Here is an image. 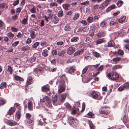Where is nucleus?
Wrapping results in <instances>:
<instances>
[{
    "mask_svg": "<svg viewBox=\"0 0 129 129\" xmlns=\"http://www.w3.org/2000/svg\"><path fill=\"white\" fill-rule=\"evenodd\" d=\"M14 78L15 79L16 81H24V79L18 76H15L14 77Z\"/></svg>",
    "mask_w": 129,
    "mask_h": 129,
    "instance_id": "nucleus-23",
    "label": "nucleus"
},
{
    "mask_svg": "<svg viewBox=\"0 0 129 129\" xmlns=\"http://www.w3.org/2000/svg\"><path fill=\"white\" fill-rule=\"evenodd\" d=\"M47 45V44L46 43V42H42L41 43V46H43V47H45V46H46Z\"/></svg>",
    "mask_w": 129,
    "mask_h": 129,
    "instance_id": "nucleus-61",
    "label": "nucleus"
},
{
    "mask_svg": "<svg viewBox=\"0 0 129 129\" xmlns=\"http://www.w3.org/2000/svg\"><path fill=\"white\" fill-rule=\"evenodd\" d=\"M6 5V4L5 3H4L0 4V8L2 9L5 8Z\"/></svg>",
    "mask_w": 129,
    "mask_h": 129,
    "instance_id": "nucleus-48",
    "label": "nucleus"
},
{
    "mask_svg": "<svg viewBox=\"0 0 129 129\" xmlns=\"http://www.w3.org/2000/svg\"><path fill=\"white\" fill-rule=\"evenodd\" d=\"M27 122L29 124L31 123L32 124H34V118H32L30 119H28L26 120Z\"/></svg>",
    "mask_w": 129,
    "mask_h": 129,
    "instance_id": "nucleus-28",
    "label": "nucleus"
},
{
    "mask_svg": "<svg viewBox=\"0 0 129 129\" xmlns=\"http://www.w3.org/2000/svg\"><path fill=\"white\" fill-rule=\"evenodd\" d=\"M70 6V5L68 4H64L62 5V7L64 10H67L68 8Z\"/></svg>",
    "mask_w": 129,
    "mask_h": 129,
    "instance_id": "nucleus-30",
    "label": "nucleus"
},
{
    "mask_svg": "<svg viewBox=\"0 0 129 129\" xmlns=\"http://www.w3.org/2000/svg\"><path fill=\"white\" fill-rule=\"evenodd\" d=\"M34 71L35 74L38 77H39L42 73L43 69L41 67H38L35 68L34 69Z\"/></svg>",
    "mask_w": 129,
    "mask_h": 129,
    "instance_id": "nucleus-4",
    "label": "nucleus"
},
{
    "mask_svg": "<svg viewBox=\"0 0 129 129\" xmlns=\"http://www.w3.org/2000/svg\"><path fill=\"white\" fill-rule=\"evenodd\" d=\"M30 37L32 39H34L36 37V35L35 32L32 30H30Z\"/></svg>",
    "mask_w": 129,
    "mask_h": 129,
    "instance_id": "nucleus-29",
    "label": "nucleus"
},
{
    "mask_svg": "<svg viewBox=\"0 0 129 129\" xmlns=\"http://www.w3.org/2000/svg\"><path fill=\"white\" fill-rule=\"evenodd\" d=\"M90 96L92 97L94 99L100 100H101L102 98V96H99L94 91H93L91 93Z\"/></svg>",
    "mask_w": 129,
    "mask_h": 129,
    "instance_id": "nucleus-5",
    "label": "nucleus"
},
{
    "mask_svg": "<svg viewBox=\"0 0 129 129\" xmlns=\"http://www.w3.org/2000/svg\"><path fill=\"white\" fill-rule=\"evenodd\" d=\"M33 78L31 76H29L27 78V81L25 84L27 85L28 86L33 83Z\"/></svg>",
    "mask_w": 129,
    "mask_h": 129,
    "instance_id": "nucleus-8",
    "label": "nucleus"
},
{
    "mask_svg": "<svg viewBox=\"0 0 129 129\" xmlns=\"http://www.w3.org/2000/svg\"><path fill=\"white\" fill-rule=\"evenodd\" d=\"M119 78V75L118 74L114 72L112 74V76L111 79L113 80H116L118 79Z\"/></svg>",
    "mask_w": 129,
    "mask_h": 129,
    "instance_id": "nucleus-9",
    "label": "nucleus"
},
{
    "mask_svg": "<svg viewBox=\"0 0 129 129\" xmlns=\"http://www.w3.org/2000/svg\"><path fill=\"white\" fill-rule=\"evenodd\" d=\"M57 95L56 94L54 96L53 95L52 96V100L53 102V104H54L57 101Z\"/></svg>",
    "mask_w": 129,
    "mask_h": 129,
    "instance_id": "nucleus-27",
    "label": "nucleus"
},
{
    "mask_svg": "<svg viewBox=\"0 0 129 129\" xmlns=\"http://www.w3.org/2000/svg\"><path fill=\"white\" fill-rule=\"evenodd\" d=\"M106 35L105 31H101L99 32L97 34V36L98 37H104Z\"/></svg>",
    "mask_w": 129,
    "mask_h": 129,
    "instance_id": "nucleus-16",
    "label": "nucleus"
},
{
    "mask_svg": "<svg viewBox=\"0 0 129 129\" xmlns=\"http://www.w3.org/2000/svg\"><path fill=\"white\" fill-rule=\"evenodd\" d=\"M58 5V4L56 2H52L50 4V7H56Z\"/></svg>",
    "mask_w": 129,
    "mask_h": 129,
    "instance_id": "nucleus-37",
    "label": "nucleus"
},
{
    "mask_svg": "<svg viewBox=\"0 0 129 129\" xmlns=\"http://www.w3.org/2000/svg\"><path fill=\"white\" fill-rule=\"evenodd\" d=\"M4 122L6 124L9 125V124L10 122V120H8L7 119H5L4 120Z\"/></svg>",
    "mask_w": 129,
    "mask_h": 129,
    "instance_id": "nucleus-58",
    "label": "nucleus"
},
{
    "mask_svg": "<svg viewBox=\"0 0 129 129\" xmlns=\"http://www.w3.org/2000/svg\"><path fill=\"white\" fill-rule=\"evenodd\" d=\"M19 2V0H17L13 3V5L14 6H16L18 4Z\"/></svg>",
    "mask_w": 129,
    "mask_h": 129,
    "instance_id": "nucleus-59",
    "label": "nucleus"
},
{
    "mask_svg": "<svg viewBox=\"0 0 129 129\" xmlns=\"http://www.w3.org/2000/svg\"><path fill=\"white\" fill-rule=\"evenodd\" d=\"M116 8V6L115 5L113 4L108 7L106 10L107 12H108L111 10L114 9Z\"/></svg>",
    "mask_w": 129,
    "mask_h": 129,
    "instance_id": "nucleus-15",
    "label": "nucleus"
},
{
    "mask_svg": "<svg viewBox=\"0 0 129 129\" xmlns=\"http://www.w3.org/2000/svg\"><path fill=\"white\" fill-rule=\"evenodd\" d=\"M19 41H16L14 43L12 44L13 46H16L19 44Z\"/></svg>",
    "mask_w": 129,
    "mask_h": 129,
    "instance_id": "nucleus-64",
    "label": "nucleus"
},
{
    "mask_svg": "<svg viewBox=\"0 0 129 129\" xmlns=\"http://www.w3.org/2000/svg\"><path fill=\"white\" fill-rule=\"evenodd\" d=\"M7 36L9 37V38L11 39H12L14 36V35L12 34L11 32H9V33H7Z\"/></svg>",
    "mask_w": 129,
    "mask_h": 129,
    "instance_id": "nucleus-34",
    "label": "nucleus"
},
{
    "mask_svg": "<svg viewBox=\"0 0 129 129\" xmlns=\"http://www.w3.org/2000/svg\"><path fill=\"white\" fill-rule=\"evenodd\" d=\"M107 23L104 21H102L100 24V26L102 28L105 27L107 26Z\"/></svg>",
    "mask_w": 129,
    "mask_h": 129,
    "instance_id": "nucleus-35",
    "label": "nucleus"
},
{
    "mask_svg": "<svg viewBox=\"0 0 129 129\" xmlns=\"http://www.w3.org/2000/svg\"><path fill=\"white\" fill-rule=\"evenodd\" d=\"M99 112L101 114H103L104 115H107L110 113V109L108 107H103L100 109Z\"/></svg>",
    "mask_w": 129,
    "mask_h": 129,
    "instance_id": "nucleus-2",
    "label": "nucleus"
},
{
    "mask_svg": "<svg viewBox=\"0 0 129 129\" xmlns=\"http://www.w3.org/2000/svg\"><path fill=\"white\" fill-rule=\"evenodd\" d=\"M123 120L124 123L127 124V123H129V120L128 117L125 115L123 117Z\"/></svg>",
    "mask_w": 129,
    "mask_h": 129,
    "instance_id": "nucleus-19",
    "label": "nucleus"
},
{
    "mask_svg": "<svg viewBox=\"0 0 129 129\" xmlns=\"http://www.w3.org/2000/svg\"><path fill=\"white\" fill-rule=\"evenodd\" d=\"M48 50H47L45 49L44 50L42 53V55L44 57H46L47 56L48 54V50H49L50 49H48Z\"/></svg>",
    "mask_w": 129,
    "mask_h": 129,
    "instance_id": "nucleus-21",
    "label": "nucleus"
},
{
    "mask_svg": "<svg viewBox=\"0 0 129 129\" xmlns=\"http://www.w3.org/2000/svg\"><path fill=\"white\" fill-rule=\"evenodd\" d=\"M121 67L119 65H115L113 67V69L114 70L116 69L119 68H120Z\"/></svg>",
    "mask_w": 129,
    "mask_h": 129,
    "instance_id": "nucleus-60",
    "label": "nucleus"
},
{
    "mask_svg": "<svg viewBox=\"0 0 129 129\" xmlns=\"http://www.w3.org/2000/svg\"><path fill=\"white\" fill-rule=\"evenodd\" d=\"M40 43L39 42H37L34 44L32 46L33 48H37V47L39 45Z\"/></svg>",
    "mask_w": 129,
    "mask_h": 129,
    "instance_id": "nucleus-50",
    "label": "nucleus"
},
{
    "mask_svg": "<svg viewBox=\"0 0 129 129\" xmlns=\"http://www.w3.org/2000/svg\"><path fill=\"white\" fill-rule=\"evenodd\" d=\"M109 4V3L107 2L104 1L102 3L100 6L99 9L103 10L105 9L108 6Z\"/></svg>",
    "mask_w": 129,
    "mask_h": 129,
    "instance_id": "nucleus-7",
    "label": "nucleus"
},
{
    "mask_svg": "<svg viewBox=\"0 0 129 129\" xmlns=\"http://www.w3.org/2000/svg\"><path fill=\"white\" fill-rule=\"evenodd\" d=\"M14 105L15 107H16L18 110L21 111V107L20 105L18 103H16L14 104Z\"/></svg>",
    "mask_w": 129,
    "mask_h": 129,
    "instance_id": "nucleus-31",
    "label": "nucleus"
},
{
    "mask_svg": "<svg viewBox=\"0 0 129 129\" xmlns=\"http://www.w3.org/2000/svg\"><path fill=\"white\" fill-rule=\"evenodd\" d=\"M64 30L67 31H69L71 29V28L69 24L66 25L64 27Z\"/></svg>",
    "mask_w": 129,
    "mask_h": 129,
    "instance_id": "nucleus-40",
    "label": "nucleus"
},
{
    "mask_svg": "<svg viewBox=\"0 0 129 129\" xmlns=\"http://www.w3.org/2000/svg\"><path fill=\"white\" fill-rule=\"evenodd\" d=\"M88 122L90 129H95V126L92 123V121L89 120H88Z\"/></svg>",
    "mask_w": 129,
    "mask_h": 129,
    "instance_id": "nucleus-18",
    "label": "nucleus"
},
{
    "mask_svg": "<svg viewBox=\"0 0 129 129\" xmlns=\"http://www.w3.org/2000/svg\"><path fill=\"white\" fill-rule=\"evenodd\" d=\"M80 14L79 13L75 14L74 16L73 19L74 20H76L79 17Z\"/></svg>",
    "mask_w": 129,
    "mask_h": 129,
    "instance_id": "nucleus-36",
    "label": "nucleus"
},
{
    "mask_svg": "<svg viewBox=\"0 0 129 129\" xmlns=\"http://www.w3.org/2000/svg\"><path fill=\"white\" fill-rule=\"evenodd\" d=\"M93 56L97 57H99L100 54L99 53L95 51H93L92 52Z\"/></svg>",
    "mask_w": 129,
    "mask_h": 129,
    "instance_id": "nucleus-43",
    "label": "nucleus"
},
{
    "mask_svg": "<svg viewBox=\"0 0 129 129\" xmlns=\"http://www.w3.org/2000/svg\"><path fill=\"white\" fill-rule=\"evenodd\" d=\"M41 22L39 25L41 27H42L44 25V20L42 19L41 20Z\"/></svg>",
    "mask_w": 129,
    "mask_h": 129,
    "instance_id": "nucleus-57",
    "label": "nucleus"
},
{
    "mask_svg": "<svg viewBox=\"0 0 129 129\" xmlns=\"http://www.w3.org/2000/svg\"><path fill=\"white\" fill-rule=\"evenodd\" d=\"M54 22L55 23H58V19L57 18V17L56 16H55L54 17Z\"/></svg>",
    "mask_w": 129,
    "mask_h": 129,
    "instance_id": "nucleus-63",
    "label": "nucleus"
},
{
    "mask_svg": "<svg viewBox=\"0 0 129 129\" xmlns=\"http://www.w3.org/2000/svg\"><path fill=\"white\" fill-rule=\"evenodd\" d=\"M7 83L6 82H2L0 85V89H4L5 88H6Z\"/></svg>",
    "mask_w": 129,
    "mask_h": 129,
    "instance_id": "nucleus-25",
    "label": "nucleus"
},
{
    "mask_svg": "<svg viewBox=\"0 0 129 129\" xmlns=\"http://www.w3.org/2000/svg\"><path fill=\"white\" fill-rule=\"evenodd\" d=\"M21 116V111H17L15 115V117L17 118V120H19Z\"/></svg>",
    "mask_w": 129,
    "mask_h": 129,
    "instance_id": "nucleus-14",
    "label": "nucleus"
},
{
    "mask_svg": "<svg viewBox=\"0 0 129 129\" xmlns=\"http://www.w3.org/2000/svg\"><path fill=\"white\" fill-rule=\"evenodd\" d=\"M105 41L104 39H98L96 41V43L97 44H99L103 43Z\"/></svg>",
    "mask_w": 129,
    "mask_h": 129,
    "instance_id": "nucleus-38",
    "label": "nucleus"
},
{
    "mask_svg": "<svg viewBox=\"0 0 129 129\" xmlns=\"http://www.w3.org/2000/svg\"><path fill=\"white\" fill-rule=\"evenodd\" d=\"M79 40V38L77 37H74L72 38L71 40V42H75Z\"/></svg>",
    "mask_w": 129,
    "mask_h": 129,
    "instance_id": "nucleus-32",
    "label": "nucleus"
},
{
    "mask_svg": "<svg viewBox=\"0 0 129 129\" xmlns=\"http://www.w3.org/2000/svg\"><path fill=\"white\" fill-rule=\"evenodd\" d=\"M124 85L125 86V88L126 89H129V82H127L125 83Z\"/></svg>",
    "mask_w": 129,
    "mask_h": 129,
    "instance_id": "nucleus-53",
    "label": "nucleus"
},
{
    "mask_svg": "<svg viewBox=\"0 0 129 129\" xmlns=\"http://www.w3.org/2000/svg\"><path fill=\"white\" fill-rule=\"evenodd\" d=\"M108 46L110 47H112L114 46L115 44L114 41L112 40H111L108 43Z\"/></svg>",
    "mask_w": 129,
    "mask_h": 129,
    "instance_id": "nucleus-20",
    "label": "nucleus"
},
{
    "mask_svg": "<svg viewBox=\"0 0 129 129\" xmlns=\"http://www.w3.org/2000/svg\"><path fill=\"white\" fill-rule=\"evenodd\" d=\"M27 17L26 18H24L21 21V22L22 24L24 25L27 22Z\"/></svg>",
    "mask_w": 129,
    "mask_h": 129,
    "instance_id": "nucleus-39",
    "label": "nucleus"
},
{
    "mask_svg": "<svg viewBox=\"0 0 129 129\" xmlns=\"http://www.w3.org/2000/svg\"><path fill=\"white\" fill-rule=\"evenodd\" d=\"M66 52L64 51H62L61 52H59L58 53V55L60 56H62Z\"/></svg>",
    "mask_w": 129,
    "mask_h": 129,
    "instance_id": "nucleus-52",
    "label": "nucleus"
},
{
    "mask_svg": "<svg viewBox=\"0 0 129 129\" xmlns=\"http://www.w3.org/2000/svg\"><path fill=\"white\" fill-rule=\"evenodd\" d=\"M60 81L59 85V89L58 92L60 93L64 91L65 90V83L63 80L66 79V78L64 74L62 75L60 77Z\"/></svg>",
    "mask_w": 129,
    "mask_h": 129,
    "instance_id": "nucleus-1",
    "label": "nucleus"
},
{
    "mask_svg": "<svg viewBox=\"0 0 129 129\" xmlns=\"http://www.w3.org/2000/svg\"><path fill=\"white\" fill-rule=\"evenodd\" d=\"M121 60V58L120 57H118L113 58L112 60L113 61L117 63V62L120 61Z\"/></svg>",
    "mask_w": 129,
    "mask_h": 129,
    "instance_id": "nucleus-41",
    "label": "nucleus"
},
{
    "mask_svg": "<svg viewBox=\"0 0 129 129\" xmlns=\"http://www.w3.org/2000/svg\"><path fill=\"white\" fill-rule=\"evenodd\" d=\"M89 1H86L81 3L80 4L81 5H86L89 3Z\"/></svg>",
    "mask_w": 129,
    "mask_h": 129,
    "instance_id": "nucleus-56",
    "label": "nucleus"
},
{
    "mask_svg": "<svg viewBox=\"0 0 129 129\" xmlns=\"http://www.w3.org/2000/svg\"><path fill=\"white\" fill-rule=\"evenodd\" d=\"M86 13L88 14H89L90 13V9L89 8H86Z\"/></svg>",
    "mask_w": 129,
    "mask_h": 129,
    "instance_id": "nucleus-62",
    "label": "nucleus"
},
{
    "mask_svg": "<svg viewBox=\"0 0 129 129\" xmlns=\"http://www.w3.org/2000/svg\"><path fill=\"white\" fill-rule=\"evenodd\" d=\"M16 110V109L15 107H11L8 112V114L11 115L13 114V113L15 112Z\"/></svg>",
    "mask_w": 129,
    "mask_h": 129,
    "instance_id": "nucleus-13",
    "label": "nucleus"
},
{
    "mask_svg": "<svg viewBox=\"0 0 129 129\" xmlns=\"http://www.w3.org/2000/svg\"><path fill=\"white\" fill-rule=\"evenodd\" d=\"M8 70L9 71L10 73L12 74L13 73V69L9 65H8Z\"/></svg>",
    "mask_w": 129,
    "mask_h": 129,
    "instance_id": "nucleus-46",
    "label": "nucleus"
},
{
    "mask_svg": "<svg viewBox=\"0 0 129 129\" xmlns=\"http://www.w3.org/2000/svg\"><path fill=\"white\" fill-rule=\"evenodd\" d=\"M115 53L116 54H118L120 55H123L124 53V52L123 51L121 50L120 49H119L118 50V52H115Z\"/></svg>",
    "mask_w": 129,
    "mask_h": 129,
    "instance_id": "nucleus-42",
    "label": "nucleus"
},
{
    "mask_svg": "<svg viewBox=\"0 0 129 129\" xmlns=\"http://www.w3.org/2000/svg\"><path fill=\"white\" fill-rule=\"evenodd\" d=\"M18 125V124L16 122L13 120H10V122L9 124V125L11 126H14Z\"/></svg>",
    "mask_w": 129,
    "mask_h": 129,
    "instance_id": "nucleus-17",
    "label": "nucleus"
},
{
    "mask_svg": "<svg viewBox=\"0 0 129 129\" xmlns=\"http://www.w3.org/2000/svg\"><path fill=\"white\" fill-rule=\"evenodd\" d=\"M124 88H125V86L124 85H121L120 87L118 88V89L120 91H121L124 90Z\"/></svg>",
    "mask_w": 129,
    "mask_h": 129,
    "instance_id": "nucleus-55",
    "label": "nucleus"
},
{
    "mask_svg": "<svg viewBox=\"0 0 129 129\" xmlns=\"http://www.w3.org/2000/svg\"><path fill=\"white\" fill-rule=\"evenodd\" d=\"M45 99L46 105L49 108L51 107V103L50 98L48 96H46Z\"/></svg>",
    "mask_w": 129,
    "mask_h": 129,
    "instance_id": "nucleus-6",
    "label": "nucleus"
},
{
    "mask_svg": "<svg viewBox=\"0 0 129 129\" xmlns=\"http://www.w3.org/2000/svg\"><path fill=\"white\" fill-rule=\"evenodd\" d=\"M123 2L121 1H118L116 3V5L118 7H119L121 6L123 4Z\"/></svg>",
    "mask_w": 129,
    "mask_h": 129,
    "instance_id": "nucleus-45",
    "label": "nucleus"
},
{
    "mask_svg": "<svg viewBox=\"0 0 129 129\" xmlns=\"http://www.w3.org/2000/svg\"><path fill=\"white\" fill-rule=\"evenodd\" d=\"M85 28H84L79 29L77 30V32L79 33H83L85 31Z\"/></svg>",
    "mask_w": 129,
    "mask_h": 129,
    "instance_id": "nucleus-44",
    "label": "nucleus"
},
{
    "mask_svg": "<svg viewBox=\"0 0 129 129\" xmlns=\"http://www.w3.org/2000/svg\"><path fill=\"white\" fill-rule=\"evenodd\" d=\"M31 116V114L29 113H26L25 116V118L26 119V120L30 118Z\"/></svg>",
    "mask_w": 129,
    "mask_h": 129,
    "instance_id": "nucleus-51",
    "label": "nucleus"
},
{
    "mask_svg": "<svg viewBox=\"0 0 129 129\" xmlns=\"http://www.w3.org/2000/svg\"><path fill=\"white\" fill-rule=\"evenodd\" d=\"M63 11H62L61 10L59 11L58 13V17H62L63 16Z\"/></svg>",
    "mask_w": 129,
    "mask_h": 129,
    "instance_id": "nucleus-49",
    "label": "nucleus"
},
{
    "mask_svg": "<svg viewBox=\"0 0 129 129\" xmlns=\"http://www.w3.org/2000/svg\"><path fill=\"white\" fill-rule=\"evenodd\" d=\"M49 88L48 85H44L41 87L42 91L44 92H47L49 91Z\"/></svg>",
    "mask_w": 129,
    "mask_h": 129,
    "instance_id": "nucleus-12",
    "label": "nucleus"
},
{
    "mask_svg": "<svg viewBox=\"0 0 129 129\" xmlns=\"http://www.w3.org/2000/svg\"><path fill=\"white\" fill-rule=\"evenodd\" d=\"M66 108L67 109L70 110L71 109V106L69 104L67 103L65 104Z\"/></svg>",
    "mask_w": 129,
    "mask_h": 129,
    "instance_id": "nucleus-47",
    "label": "nucleus"
},
{
    "mask_svg": "<svg viewBox=\"0 0 129 129\" xmlns=\"http://www.w3.org/2000/svg\"><path fill=\"white\" fill-rule=\"evenodd\" d=\"M126 18V16H122L120 18L117 19V20L120 23H122L125 20Z\"/></svg>",
    "mask_w": 129,
    "mask_h": 129,
    "instance_id": "nucleus-26",
    "label": "nucleus"
},
{
    "mask_svg": "<svg viewBox=\"0 0 129 129\" xmlns=\"http://www.w3.org/2000/svg\"><path fill=\"white\" fill-rule=\"evenodd\" d=\"M28 109L30 111L33 110V103L32 101H29L27 103Z\"/></svg>",
    "mask_w": 129,
    "mask_h": 129,
    "instance_id": "nucleus-10",
    "label": "nucleus"
},
{
    "mask_svg": "<svg viewBox=\"0 0 129 129\" xmlns=\"http://www.w3.org/2000/svg\"><path fill=\"white\" fill-rule=\"evenodd\" d=\"M75 70V67L74 66H72L68 70L67 72L68 73L72 74L74 73Z\"/></svg>",
    "mask_w": 129,
    "mask_h": 129,
    "instance_id": "nucleus-11",
    "label": "nucleus"
},
{
    "mask_svg": "<svg viewBox=\"0 0 129 129\" xmlns=\"http://www.w3.org/2000/svg\"><path fill=\"white\" fill-rule=\"evenodd\" d=\"M83 49H81L80 50H79L78 51L75 52L74 54V55L76 56L77 55H79L80 54H82L83 53Z\"/></svg>",
    "mask_w": 129,
    "mask_h": 129,
    "instance_id": "nucleus-22",
    "label": "nucleus"
},
{
    "mask_svg": "<svg viewBox=\"0 0 129 129\" xmlns=\"http://www.w3.org/2000/svg\"><path fill=\"white\" fill-rule=\"evenodd\" d=\"M67 53L69 54H72L75 51V49H67Z\"/></svg>",
    "mask_w": 129,
    "mask_h": 129,
    "instance_id": "nucleus-33",
    "label": "nucleus"
},
{
    "mask_svg": "<svg viewBox=\"0 0 129 129\" xmlns=\"http://www.w3.org/2000/svg\"><path fill=\"white\" fill-rule=\"evenodd\" d=\"M68 120L70 124L72 126L76 125L78 122V120L72 117H69Z\"/></svg>",
    "mask_w": 129,
    "mask_h": 129,
    "instance_id": "nucleus-3",
    "label": "nucleus"
},
{
    "mask_svg": "<svg viewBox=\"0 0 129 129\" xmlns=\"http://www.w3.org/2000/svg\"><path fill=\"white\" fill-rule=\"evenodd\" d=\"M86 20L87 22L89 23H91L94 20V18L92 17L89 16L87 18Z\"/></svg>",
    "mask_w": 129,
    "mask_h": 129,
    "instance_id": "nucleus-24",
    "label": "nucleus"
},
{
    "mask_svg": "<svg viewBox=\"0 0 129 129\" xmlns=\"http://www.w3.org/2000/svg\"><path fill=\"white\" fill-rule=\"evenodd\" d=\"M36 8L35 7H34L31 8L30 10V12L32 13H35L36 12Z\"/></svg>",
    "mask_w": 129,
    "mask_h": 129,
    "instance_id": "nucleus-54",
    "label": "nucleus"
}]
</instances>
